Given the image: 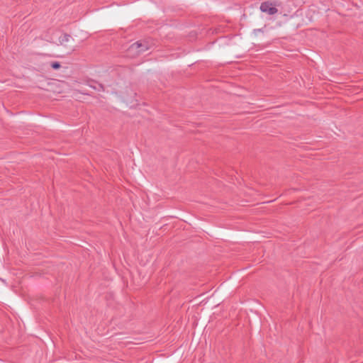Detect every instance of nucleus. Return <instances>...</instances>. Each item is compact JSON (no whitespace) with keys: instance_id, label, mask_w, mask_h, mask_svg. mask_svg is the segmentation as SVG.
I'll return each mask as SVG.
<instances>
[{"instance_id":"39448f33","label":"nucleus","mask_w":363,"mask_h":363,"mask_svg":"<svg viewBox=\"0 0 363 363\" xmlns=\"http://www.w3.org/2000/svg\"><path fill=\"white\" fill-rule=\"evenodd\" d=\"M260 32H263V29L262 28L254 29V30H253V33L255 35H257V33H260Z\"/></svg>"},{"instance_id":"20e7f679","label":"nucleus","mask_w":363,"mask_h":363,"mask_svg":"<svg viewBox=\"0 0 363 363\" xmlns=\"http://www.w3.org/2000/svg\"><path fill=\"white\" fill-rule=\"evenodd\" d=\"M50 66L54 69H59L61 67L60 64L58 62H51Z\"/></svg>"},{"instance_id":"f257e3e1","label":"nucleus","mask_w":363,"mask_h":363,"mask_svg":"<svg viewBox=\"0 0 363 363\" xmlns=\"http://www.w3.org/2000/svg\"><path fill=\"white\" fill-rule=\"evenodd\" d=\"M148 49L149 47L147 43L136 42L129 47L128 53L129 55L134 56L139 55Z\"/></svg>"},{"instance_id":"7ed1b4c3","label":"nucleus","mask_w":363,"mask_h":363,"mask_svg":"<svg viewBox=\"0 0 363 363\" xmlns=\"http://www.w3.org/2000/svg\"><path fill=\"white\" fill-rule=\"evenodd\" d=\"M71 38L70 35L65 33L59 38V41L61 45H65L66 43L69 42Z\"/></svg>"},{"instance_id":"f03ea898","label":"nucleus","mask_w":363,"mask_h":363,"mask_svg":"<svg viewBox=\"0 0 363 363\" xmlns=\"http://www.w3.org/2000/svg\"><path fill=\"white\" fill-rule=\"evenodd\" d=\"M277 2L275 1H264L261 3L259 9L263 13H267L269 15H274L278 12V9L276 8Z\"/></svg>"}]
</instances>
